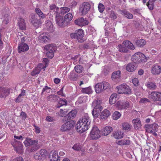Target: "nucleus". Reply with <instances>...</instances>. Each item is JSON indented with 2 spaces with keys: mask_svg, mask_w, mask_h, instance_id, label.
<instances>
[{
  "mask_svg": "<svg viewBox=\"0 0 161 161\" xmlns=\"http://www.w3.org/2000/svg\"><path fill=\"white\" fill-rule=\"evenodd\" d=\"M131 60L136 63H141L146 62L148 58L141 52L135 53L131 57Z\"/></svg>",
  "mask_w": 161,
  "mask_h": 161,
  "instance_id": "4",
  "label": "nucleus"
},
{
  "mask_svg": "<svg viewBox=\"0 0 161 161\" xmlns=\"http://www.w3.org/2000/svg\"><path fill=\"white\" fill-rule=\"evenodd\" d=\"M149 97L152 100L155 101H161V92H153L151 93Z\"/></svg>",
  "mask_w": 161,
  "mask_h": 161,
  "instance_id": "13",
  "label": "nucleus"
},
{
  "mask_svg": "<svg viewBox=\"0 0 161 161\" xmlns=\"http://www.w3.org/2000/svg\"><path fill=\"white\" fill-rule=\"evenodd\" d=\"M123 44L127 48L131 50H133L135 47L133 44L128 40H126L124 41Z\"/></svg>",
  "mask_w": 161,
  "mask_h": 161,
  "instance_id": "26",
  "label": "nucleus"
},
{
  "mask_svg": "<svg viewBox=\"0 0 161 161\" xmlns=\"http://www.w3.org/2000/svg\"><path fill=\"white\" fill-rule=\"evenodd\" d=\"M91 120L87 114H83L76 125V129L78 132L82 133L88 130L90 126Z\"/></svg>",
  "mask_w": 161,
  "mask_h": 161,
  "instance_id": "1",
  "label": "nucleus"
},
{
  "mask_svg": "<svg viewBox=\"0 0 161 161\" xmlns=\"http://www.w3.org/2000/svg\"><path fill=\"white\" fill-rule=\"evenodd\" d=\"M149 100L145 98H141L140 100L139 101V103H145L146 102H149Z\"/></svg>",
  "mask_w": 161,
  "mask_h": 161,
  "instance_id": "63",
  "label": "nucleus"
},
{
  "mask_svg": "<svg viewBox=\"0 0 161 161\" xmlns=\"http://www.w3.org/2000/svg\"><path fill=\"white\" fill-rule=\"evenodd\" d=\"M20 116L22 117V119H23L25 120V119L27 118V115L26 113L22 111L21 112Z\"/></svg>",
  "mask_w": 161,
  "mask_h": 161,
  "instance_id": "61",
  "label": "nucleus"
},
{
  "mask_svg": "<svg viewBox=\"0 0 161 161\" xmlns=\"http://www.w3.org/2000/svg\"><path fill=\"white\" fill-rule=\"evenodd\" d=\"M40 155L41 156V158H44L47 154V152L44 149H42L40 151Z\"/></svg>",
  "mask_w": 161,
  "mask_h": 161,
  "instance_id": "54",
  "label": "nucleus"
},
{
  "mask_svg": "<svg viewBox=\"0 0 161 161\" xmlns=\"http://www.w3.org/2000/svg\"><path fill=\"white\" fill-rule=\"evenodd\" d=\"M14 137L16 139L21 141H22L25 138L24 136H22L21 135L19 136L15 135L14 136Z\"/></svg>",
  "mask_w": 161,
  "mask_h": 161,
  "instance_id": "59",
  "label": "nucleus"
},
{
  "mask_svg": "<svg viewBox=\"0 0 161 161\" xmlns=\"http://www.w3.org/2000/svg\"><path fill=\"white\" fill-rule=\"evenodd\" d=\"M161 70V66L158 64H155L152 67V70Z\"/></svg>",
  "mask_w": 161,
  "mask_h": 161,
  "instance_id": "52",
  "label": "nucleus"
},
{
  "mask_svg": "<svg viewBox=\"0 0 161 161\" xmlns=\"http://www.w3.org/2000/svg\"><path fill=\"white\" fill-rule=\"evenodd\" d=\"M147 87L150 89L154 90L156 88V86L154 83L149 82L147 83Z\"/></svg>",
  "mask_w": 161,
  "mask_h": 161,
  "instance_id": "47",
  "label": "nucleus"
},
{
  "mask_svg": "<svg viewBox=\"0 0 161 161\" xmlns=\"http://www.w3.org/2000/svg\"><path fill=\"white\" fill-rule=\"evenodd\" d=\"M82 71H71L69 75V78L71 80L74 81L77 80L78 73H81Z\"/></svg>",
  "mask_w": 161,
  "mask_h": 161,
  "instance_id": "23",
  "label": "nucleus"
},
{
  "mask_svg": "<svg viewBox=\"0 0 161 161\" xmlns=\"http://www.w3.org/2000/svg\"><path fill=\"white\" fill-rule=\"evenodd\" d=\"M91 8V5L87 2H84L80 5L79 8L80 12L82 15H86Z\"/></svg>",
  "mask_w": 161,
  "mask_h": 161,
  "instance_id": "10",
  "label": "nucleus"
},
{
  "mask_svg": "<svg viewBox=\"0 0 161 161\" xmlns=\"http://www.w3.org/2000/svg\"><path fill=\"white\" fill-rule=\"evenodd\" d=\"M64 19L66 22V24H67V23L71 21L73 19L72 14L70 13H68L65 15Z\"/></svg>",
  "mask_w": 161,
  "mask_h": 161,
  "instance_id": "35",
  "label": "nucleus"
},
{
  "mask_svg": "<svg viewBox=\"0 0 161 161\" xmlns=\"http://www.w3.org/2000/svg\"><path fill=\"white\" fill-rule=\"evenodd\" d=\"M46 51V55L50 58H52L54 55V53L56 48L55 44H48L46 45L44 47Z\"/></svg>",
  "mask_w": 161,
  "mask_h": 161,
  "instance_id": "5",
  "label": "nucleus"
},
{
  "mask_svg": "<svg viewBox=\"0 0 161 161\" xmlns=\"http://www.w3.org/2000/svg\"><path fill=\"white\" fill-rule=\"evenodd\" d=\"M83 36V30L82 29H79L76 33H72L70 34V37L72 39H75L77 40L80 42H83L82 39Z\"/></svg>",
  "mask_w": 161,
  "mask_h": 161,
  "instance_id": "9",
  "label": "nucleus"
},
{
  "mask_svg": "<svg viewBox=\"0 0 161 161\" xmlns=\"http://www.w3.org/2000/svg\"><path fill=\"white\" fill-rule=\"evenodd\" d=\"M117 94L116 93L112 94L109 99V103L110 104H113L115 103L117 98Z\"/></svg>",
  "mask_w": 161,
  "mask_h": 161,
  "instance_id": "34",
  "label": "nucleus"
},
{
  "mask_svg": "<svg viewBox=\"0 0 161 161\" xmlns=\"http://www.w3.org/2000/svg\"><path fill=\"white\" fill-rule=\"evenodd\" d=\"M58 103L56 106V108H59L63 105H66L67 101L64 99L60 98L58 102Z\"/></svg>",
  "mask_w": 161,
  "mask_h": 161,
  "instance_id": "30",
  "label": "nucleus"
},
{
  "mask_svg": "<svg viewBox=\"0 0 161 161\" xmlns=\"http://www.w3.org/2000/svg\"><path fill=\"white\" fill-rule=\"evenodd\" d=\"M31 18V23L36 28H37L41 25L42 22L40 19L36 18L35 15L32 16Z\"/></svg>",
  "mask_w": 161,
  "mask_h": 161,
  "instance_id": "16",
  "label": "nucleus"
},
{
  "mask_svg": "<svg viewBox=\"0 0 161 161\" xmlns=\"http://www.w3.org/2000/svg\"><path fill=\"white\" fill-rule=\"evenodd\" d=\"M67 112V109H61L59 111V115L60 116L63 117L66 114Z\"/></svg>",
  "mask_w": 161,
  "mask_h": 161,
  "instance_id": "51",
  "label": "nucleus"
},
{
  "mask_svg": "<svg viewBox=\"0 0 161 161\" xmlns=\"http://www.w3.org/2000/svg\"><path fill=\"white\" fill-rule=\"evenodd\" d=\"M118 92L119 94H129L131 93V91L129 87L126 84H122L117 86Z\"/></svg>",
  "mask_w": 161,
  "mask_h": 161,
  "instance_id": "8",
  "label": "nucleus"
},
{
  "mask_svg": "<svg viewBox=\"0 0 161 161\" xmlns=\"http://www.w3.org/2000/svg\"><path fill=\"white\" fill-rule=\"evenodd\" d=\"M50 8L51 10L53 11V12L56 13V14L58 13V8L55 5L52 4L50 5Z\"/></svg>",
  "mask_w": 161,
  "mask_h": 161,
  "instance_id": "44",
  "label": "nucleus"
},
{
  "mask_svg": "<svg viewBox=\"0 0 161 161\" xmlns=\"http://www.w3.org/2000/svg\"><path fill=\"white\" fill-rule=\"evenodd\" d=\"M24 143L25 146L30 147L29 149L30 152H34L39 148L38 141L37 140H32L31 138L26 137Z\"/></svg>",
  "mask_w": 161,
  "mask_h": 161,
  "instance_id": "3",
  "label": "nucleus"
},
{
  "mask_svg": "<svg viewBox=\"0 0 161 161\" xmlns=\"http://www.w3.org/2000/svg\"><path fill=\"white\" fill-rule=\"evenodd\" d=\"M59 98L58 96L55 94H51L47 97V100L52 102H56Z\"/></svg>",
  "mask_w": 161,
  "mask_h": 161,
  "instance_id": "27",
  "label": "nucleus"
},
{
  "mask_svg": "<svg viewBox=\"0 0 161 161\" xmlns=\"http://www.w3.org/2000/svg\"><path fill=\"white\" fill-rule=\"evenodd\" d=\"M55 20L57 24L60 27H62L64 25H66V22L63 19V17L58 13L56 15Z\"/></svg>",
  "mask_w": 161,
  "mask_h": 161,
  "instance_id": "15",
  "label": "nucleus"
},
{
  "mask_svg": "<svg viewBox=\"0 0 161 161\" xmlns=\"http://www.w3.org/2000/svg\"><path fill=\"white\" fill-rule=\"evenodd\" d=\"M122 14L128 19H131L133 18V14L130 13L125 9H124L121 11Z\"/></svg>",
  "mask_w": 161,
  "mask_h": 161,
  "instance_id": "33",
  "label": "nucleus"
},
{
  "mask_svg": "<svg viewBox=\"0 0 161 161\" xmlns=\"http://www.w3.org/2000/svg\"><path fill=\"white\" fill-rule=\"evenodd\" d=\"M18 25L19 29L21 30H25L26 25L25 20L24 19L20 18L18 21Z\"/></svg>",
  "mask_w": 161,
  "mask_h": 161,
  "instance_id": "25",
  "label": "nucleus"
},
{
  "mask_svg": "<svg viewBox=\"0 0 161 161\" xmlns=\"http://www.w3.org/2000/svg\"><path fill=\"white\" fill-rule=\"evenodd\" d=\"M102 83L104 90L107 89L109 86V84L108 82L104 81Z\"/></svg>",
  "mask_w": 161,
  "mask_h": 161,
  "instance_id": "57",
  "label": "nucleus"
},
{
  "mask_svg": "<svg viewBox=\"0 0 161 161\" xmlns=\"http://www.w3.org/2000/svg\"><path fill=\"white\" fill-rule=\"evenodd\" d=\"M132 123L134 129L138 130L141 128L142 125L140 120L138 119H134L132 120Z\"/></svg>",
  "mask_w": 161,
  "mask_h": 161,
  "instance_id": "22",
  "label": "nucleus"
},
{
  "mask_svg": "<svg viewBox=\"0 0 161 161\" xmlns=\"http://www.w3.org/2000/svg\"><path fill=\"white\" fill-rule=\"evenodd\" d=\"M98 8L99 11L100 13L103 12L105 9L104 5L101 3H99V4Z\"/></svg>",
  "mask_w": 161,
  "mask_h": 161,
  "instance_id": "53",
  "label": "nucleus"
},
{
  "mask_svg": "<svg viewBox=\"0 0 161 161\" xmlns=\"http://www.w3.org/2000/svg\"><path fill=\"white\" fill-rule=\"evenodd\" d=\"M75 23L76 25L82 27L87 25L88 24L89 22L87 18L80 17L76 19L75 21Z\"/></svg>",
  "mask_w": 161,
  "mask_h": 161,
  "instance_id": "12",
  "label": "nucleus"
},
{
  "mask_svg": "<svg viewBox=\"0 0 161 161\" xmlns=\"http://www.w3.org/2000/svg\"><path fill=\"white\" fill-rule=\"evenodd\" d=\"M136 44L139 47H142L146 44V42L144 39H139L136 41Z\"/></svg>",
  "mask_w": 161,
  "mask_h": 161,
  "instance_id": "32",
  "label": "nucleus"
},
{
  "mask_svg": "<svg viewBox=\"0 0 161 161\" xmlns=\"http://www.w3.org/2000/svg\"><path fill=\"white\" fill-rule=\"evenodd\" d=\"M82 66L80 65H77L74 68L75 70H81Z\"/></svg>",
  "mask_w": 161,
  "mask_h": 161,
  "instance_id": "62",
  "label": "nucleus"
},
{
  "mask_svg": "<svg viewBox=\"0 0 161 161\" xmlns=\"http://www.w3.org/2000/svg\"><path fill=\"white\" fill-rule=\"evenodd\" d=\"M29 49V46L26 43L22 42L18 44V51L19 53L27 51Z\"/></svg>",
  "mask_w": 161,
  "mask_h": 161,
  "instance_id": "19",
  "label": "nucleus"
},
{
  "mask_svg": "<svg viewBox=\"0 0 161 161\" xmlns=\"http://www.w3.org/2000/svg\"><path fill=\"white\" fill-rule=\"evenodd\" d=\"M46 120L49 122H53L55 121V120L53 119V117L50 116H47L46 117Z\"/></svg>",
  "mask_w": 161,
  "mask_h": 161,
  "instance_id": "60",
  "label": "nucleus"
},
{
  "mask_svg": "<svg viewBox=\"0 0 161 161\" xmlns=\"http://www.w3.org/2000/svg\"><path fill=\"white\" fill-rule=\"evenodd\" d=\"M113 136L116 139H119L123 137V133L120 131L118 130L113 133Z\"/></svg>",
  "mask_w": 161,
  "mask_h": 161,
  "instance_id": "36",
  "label": "nucleus"
},
{
  "mask_svg": "<svg viewBox=\"0 0 161 161\" xmlns=\"http://www.w3.org/2000/svg\"><path fill=\"white\" fill-rule=\"evenodd\" d=\"M120 74V71H114L112 74V78L113 79H115L119 78Z\"/></svg>",
  "mask_w": 161,
  "mask_h": 161,
  "instance_id": "45",
  "label": "nucleus"
},
{
  "mask_svg": "<svg viewBox=\"0 0 161 161\" xmlns=\"http://www.w3.org/2000/svg\"><path fill=\"white\" fill-rule=\"evenodd\" d=\"M122 126L124 130L127 131H130V130L131 126L129 123L127 122H124L123 123Z\"/></svg>",
  "mask_w": 161,
  "mask_h": 161,
  "instance_id": "42",
  "label": "nucleus"
},
{
  "mask_svg": "<svg viewBox=\"0 0 161 161\" xmlns=\"http://www.w3.org/2000/svg\"><path fill=\"white\" fill-rule=\"evenodd\" d=\"M60 10L59 13L58 14H59V15L61 14L62 15L69 12L70 10V9L67 7H63L60 8Z\"/></svg>",
  "mask_w": 161,
  "mask_h": 161,
  "instance_id": "39",
  "label": "nucleus"
},
{
  "mask_svg": "<svg viewBox=\"0 0 161 161\" xmlns=\"http://www.w3.org/2000/svg\"><path fill=\"white\" fill-rule=\"evenodd\" d=\"M95 90L97 93H99L104 91L102 83H98L95 85Z\"/></svg>",
  "mask_w": 161,
  "mask_h": 161,
  "instance_id": "28",
  "label": "nucleus"
},
{
  "mask_svg": "<svg viewBox=\"0 0 161 161\" xmlns=\"http://www.w3.org/2000/svg\"><path fill=\"white\" fill-rule=\"evenodd\" d=\"M77 113V112L76 110H72L68 113L66 117L67 118V120L73 119Z\"/></svg>",
  "mask_w": 161,
  "mask_h": 161,
  "instance_id": "31",
  "label": "nucleus"
},
{
  "mask_svg": "<svg viewBox=\"0 0 161 161\" xmlns=\"http://www.w3.org/2000/svg\"><path fill=\"white\" fill-rule=\"evenodd\" d=\"M81 92L83 93H86L87 94H91L92 93V91L91 87L90 86L83 88L81 89Z\"/></svg>",
  "mask_w": 161,
  "mask_h": 161,
  "instance_id": "37",
  "label": "nucleus"
},
{
  "mask_svg": "<svg viewBox=\"0 0 161 161\" xmlns=\"http://www.w3.org/2000/svg\"><path fill=\"white\" fill-rule=\"evenodd\" d=\"M156 0H149L147 5L150 10H153L154 8V3Z\"/></svg>",
  "mask_w": 161,
  "mask_h": 161,
  "instance_id": "38",
  "label": "nucleus"
},
{
  "mask_svg": "<svg viewBox=\"0 0 161 161\" xmlns=\"http://www.w3.org/2000/svg\"><path fill=\"white\" fill-rule=\"evenodd\" d=\"M117 14L113 11L110 12L109 17L112 20L116 19L117 18Z\"/></svg>",
  "mask_w": 161,
  "mask_h": 161,
  "instance_id": "46",
  "label": "nucleus"
},
{
  "mask_svg": "<svg viewBox=\"0 0 161 161\" xmlns=\"http://www.w3.org/2000/svg\"><path fill=\"white\" fill-rule=\"evenodd\" d=\"M90 136L92 139H97L100 138V131L98 128L94 125L90 133Z\"/></svg>",
  "mask_w": 161,
  "mask_h": 161,
  "instance_id": "11",
  "label": "nucleus"
},
{
  "mask_svg": "<svg viewBox=\"0 0 161 161\" xmlns=\"http://www.w3.org/2000/svg\"><path fill=\"white\" fill-rule=\"evenodd\" d=\"M36 13L41 18L43 19L45 17L44 14L42 12L40 9L36 8L35 10Z\"/></svg>",
  "mask_w": 161,
  "mask_h": 161,
  "instance_id": "40",
  "label": "nucleus"
},
{
  "mask_svg": "<svg viewBox=\"0 0 161 161\" xmlns=\"http://www.w3.org/2000/svg\"><path fill=\"white\" fill-rule=\"evenodd\" d=\"M9 93V90L4 87H0V97L6 96Z\"/></svg>",
  "mask_w": 161,
  "mask_h": 161,
  "instance_id": "24",
  "label": "nucleus"
},
{
  "mask_svg": "<svg viewBox=\"0 0 161 161\" xmlns=\"http://www.w3.org/2000/svg\"><path fill=\"white\" fill-rule=\"evenodd\" d=\"M118 49L119 51L123 53H127L128 51V50L126 48L124 47L122 45H119L118 46Z\"/></svg>",
  "mask_w": 161,
  "mask_h": 161,
  "instance_id": "43",
  "label": "nucleus"
},
{
  "mask_svg": "<svg viewBox=\"0 0 161 161\" xmlns=\"http://www.w3.org/2000/svg\"><path fill=\"white\" fill-rule=\"evenodd\" d=\"M132 82L134 85L135 86H137L139 85V80L137 78H135L132 80Z\"/></svg>",
  "mask_w": 161,
  "mask_h": 161,
  "instance_id": "56",
  "label": "nucleus"
},
{
  "mask_svg": "<svg viewBox=\"0 0 161 161\" xmlns=\"http://www.w3.org/2000/svg\"><path fill=\"white\" fill-rule=\"evenodd\" d=\"M136 67L133 63L128 64L126 67V70H135Z\"/></svg>",
  "mask_w": 161,
  "mask_h": 161,
  "instance_id": "41",
  "label": "nucleus"
},
{
  "mask_svg": "<svg viewBox=\"0 0 161 161\" xmlns=\"http://www.w3.org/2000/svg\"><path fill=\"white\" fill-rule=\"evenodd\" d=\"M40 71H31L30 73L31 75L33 76L36 77L39 73Z\"/></svg>",
  "mask_w": 161,
  "mask_h": 161,
  "instance_id": "58",
  "label": "nucleus"
},
{
  "mask_svg": "<svg viewBox=\"0 0 161 161\" xmlns=\"http://www.w3.org/2000/svg\"><path fill=\"white\" fill-rule=\"evenodd\" d=\"M158 125L156 123L150 125H145V129L147 132L153 134L156 136L157 134L156 133L158 130Z\"/></svg>",
  "mask_w": 161,
  "mask_h": 161,
  "instance_id": "6",
  "label": "nucleus"
},
{
  "mask_svg": "<svg viewBox=\"0 0 161 161\" xmlns=\"http://www.w3.org/2000/svg\"><path fill=\"white\" fill-rule=\"evenodd\" d=\"M73 149L77 151H80L82 149V146L79 144H76L73 147Z\"/></svg>",
  "mask_w": 161,
  "mask_h": 161,
  "instance_id": "50",
  "label": "nucleus"
},
{
  "mask_svg": "<svg viewBox=\"0 0 161 161\" xmlns=\"http://www.w3.org/2000/svg\"><path fill=\"white\" fill-rule=\"evenodd\" d=\"M102 100L100 99H97V100H95L92 102V106L94 108L92 112V114L94 118H97L102 110Z\"/></svg>",
  "mask_w": 161,
  "mask_h": 161,
  "instance_id": "2",
  "label": "nucleus"
},
{
  "mask_svg": "<svg viewBox=\"0 0 161 161\" xmlns=\"http://www.w3.org/2000/svg\"><path fill=\"white\" fill-rule=\"evenodd\" d=\"M38 39L40 42L46 43L50 41V36L46 33L42 34L39 36Z\"/></svg>",
  "mask_w": 161,
  "mask_h": 161,
  "instance_id": "20",
  "label": "nucleus"
},
{
  "mask_svg": "<svg viewBox=\"0 0 161 161\" xmlns=\"http://www.w3.org/2000/svg\"><path fill=\"white\" fill-rule=\"evenodd\" d=\"M113 130V128L109 126H107L105 127L101 131V133L103 135L107 136Z\"/></svg>",
  "mask_w": 161,
  "mask_h": 161,
  "instance_id": "21",
  "label": "nucleus"
},
{
  "mask_svg": "<svg viewBox=\"0 0 161 161\" xmlns=\"http://www.w3.org/2000/svg\"><path fill=\"white\" fill-rule=\"evenodd\" d=\"M121 115V114L119 112L115 111L113 114V118L114 120H116L120 117Z\"/></svg>",
  "mask_w": 161,
  "mask_h": 161,
  "instance_id": "48",
  "label": "nucleus"
},
{
  "mask_svg": "<svg viewBox=\"0 0 161 161\" xmlns=\"http://www.w3.org/2000/svg\"><path fill=\"white\" fill-rule=\"evenodd\" d=\"M116 105L117 107L119 109L127 108L129 106V103L127 101H118Z\"/></svg>",
  "mask_w": 161,
  "mask_h": 161,
  "instance_id": "18",
  "label": "nucleus"
},
{
  "mask_svg": "<svg viewBox=\"0 0 161 161\" xmlns=\"http://www.w3.org/2000/svg\"><path fill=\"white\" fill-rule=\"evenodd\" d=\"M50 88H51L50 87H49L47 86H45L43 88L41 93L42 95L43 93L45 92H46L47 93H49L50 92V90H49V89H50Z\"/></svg>",
  "mask_w": 161,
  "mask_h": 161,
  "instance_id": "55",
  "label": "nucleus"
},
{
  "mask_svg": "<svg viewBox=\"0 0 161 161\" xmlns=\"http://www.w3.org/2000/svg\"><path fill=\"white\" fill-rule=\"evenodd\" d=\"M15 143L12 144L14 147L15 150L19 153H21L23 152V145L20 141H18L16 140H14Z\"/></svg>",
  "mask_w": 161,
  "mask_h": 161,
  "instance_id": "14",
  "label": "nucleus"
},
{
  "mask_svg": "<svg viewBox=\"0 0 161 161\" xmlns=\"http://www.w3.org/2000/svg\"><path fill=\"white\" fill-rule=\"evenodd\" d=\"M110 111L106 109L102 112L100 117L101 119H106L110 115Z\"/></svg>",
  "mask_w": 161,
  "mask_h": 161,
  "instance_id": "29",
  "label": "nucleus"
},
{
  "mask_svg": "<svg viewBox=\"0 0 161 161\" xmlns=\"http://www.w3.org/2000/svg\"><path fill=\"white\" fill-rule=\"evenodd\" d=\"M75 122L73 120H69L63 124L61 127L60 130L62 132L69 131L74 127Z\"/></svg>",
  "mask_w": 161,
  "mask_h": 161,
  "instance_id": "7",
  "label": "nucleus"
},
{
  "mask_svg": "<svg viewBox=\"0 0 161 161\" xmlns=\"http://www.w3.org/2000/svg\"><path fill=\"white\" fill-rule=\"evenodd\" d=\"M49 158L51 161H60V157L55 150H52L49 154Z\"/></svg>",
  "mask_w": 161,
  "mask_h": 161,
  "instance_id": "17",
  "label": "nucleus"
},
{
  "mask_svg": "<svg viewBox=\"0 0 161 161\" xmlns=\"http://www.w3.org/2000/svg\"><path fill=\"white\" fill-rule=\"evenodd\" d=\"M13 161H24L21 157H19L14 159Z\"/></svg>",
  "mask_w": 161,
  "mask_h": 161,
  "instance_id": "64",
  "label": "nucleus"
},
{
  "mask_svg": "<svg viewBox=\"0 0 161 161\" xmlns=\"http://www.w3.org/2000/svg\"><path fill=\"white\" fill-rule=\"evenodd\" d=\"M46 66L42 64H39L36 68L35 70H41L42 69H44V70H45V68H46Z\"/></svg>",
  "mask_w": 161,
  "mask_h": 161,
  "instance_id": "49",
  "label": "nucleus"
}]
</instances>
